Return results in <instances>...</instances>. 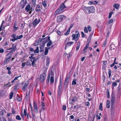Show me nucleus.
<instances>
[{
	"label": "nucleus",
	"instance_id": "1",
	"mask_svg": "<svg viewBox=\"0 0 121 121\" xmlns=\"http://www.w3.org/2000/svg\"><path fill=\"white\" fill-rule=\"evenodd\" d=\"M111 110H113L114 108V103L115 101V94L113 91H112L111 95Z\"/></svg>",
	"mask_w": 121,
	"mask_h": 121
},
{
	"label": "nucleus",
	"instance_id": "2",
	"mask_svg": "<svg viewBox=\"0 0 121 121\" xmlns=\"http://www.w3.org/2000/svg\"><path fill=\"white\" fill-rule=\"evenodd\" d=\"M11 50V51H10L9 53H8L7 55V56H8L10 55V54L16 51L17 50L16 46V45H14V44H13L12 46V47L8 49V50Z\"/></svg>",
	"mask_w": 121,
	"mask_h": 121
},
{
	"label": "nucleus",
	"instance_id": "3",
	"mask_svg": "<svg viewBox=\"0 0 121 121\" xmlns=\"http://www.w3.org/2000/svg\"><path fill=\"white\" fill-rule=\"evenodd\" d=\"M12 54L9 55L7 56V57H6L4 60V65L7 64L9 63L10 60L12 58Z\"/></svg>",
	"mask_w": 121,
	"mask_h": 121
},
{
	"label": "nucleus",
	"instance_id": "4",
	"mask_svg": "<svg viewBox=\"0 0 121 121\" xmlns=\"http://www.w3.org/2000/svg\"><path fill=\"white\" fill-rule=\"evenodd\" d=\"M65 17L63 15H60L57 17V21L60 22L65 19Z\"/></svg>",
	"mask_w": 121,
	"mask_h": 121
},
{
	"label": "nucleus",
	"instance_id": "5",
	"mask_svg": "<svg viewBox=\"0 0 121 121\" xmlns=\"http://www.w3.org/2000/svg\"><path fill=\"white\" fill-rule=\"evenodd\" d=\"M46 72H44L43 73L41 74L40 76V80L41 82H43L45 80L46 77Z\"/></svg>",
	"mask_w": 121,
	"mask_h": 121
},
{
	"label": "nucleus",
	"instance_id": "6",
	"mask_svg": "<svg viewBox=\"0 0 121 121\" xmlns=\"http://www.w3.org/2000/svg\"><path fill=\"white\" fill-rule=\"evenodd\" d=\"M62 85H59L58 89L57 95L60 96L62 94Z\"/></svg>",
	"mask_w": 121,
	"mask_h": 121
},
{
	"label": "nucleus",
	"instance_id": "7",
	"mask_svg": "<svg viewBox=\"0 0 121 121\" xmlns=\"http://www.w3.org/2000/svg\"><path fill=\"white\" fill-rule=\"evenodd\" d=\"M70 80V78L69 76L66 77L65 79L64 85L65 86L67 87L69 83V80Z\"/></svg>",
	"mask_w": 121,
	"mask_h": 121
},
{
	"label": "nucleus",
	"instance_id": "8",
	"mask_svg": "<svg viewBox=\"0 0 121 121\" xmlns=\"http://www.w3.org/2000/svg\"><path fill=\"white\" fill-rule=\"evenodd\" d=\"M40 21V18H39L38 20L37 18H36L32 22L34 27H35Z\"/></svg>",
	"mask_w": 121,
	"mask_h": 121
},
{
	"label": "nucleus",
	"instance_id": "9",
	"mask_svg": "<svg viewBox=\"0 0 121 121\" xmlns=\"http://www.w3.org/2000/svg\"><path fill=\"white\" fill-rule=\"evenodd\" d=\"M27 3V1H23L22 0L20 4V5L21 7V9H23L26 4Z\"/></svg>",
	"mask_w": 121,
	"mask_h": 121
},
{
	"label": "nucleus",
	"instance_id": "10",
	"mask_svg": "<svg viewBox=\"0 0 121 121\" xmlns=\"http://www.w3.org/2000/svg\"><path fill=\"white\" fill-rule=\"evenodd\" d=\"M66 1V0L62 4H61L60 6V9L63 11H63H64V9H65L67 7L66 6L65 4V3Z\"/></svg>",
	"mask_w": 121,
	"mask_h": 121
},
{
	"label": "nucleus",
	"instance_id": "11",
	"mask_svg": "<svg viewBox=\"0 0 121 121\" xmlns=\"http://www.w3.org/2000/svg\"><path fill=\"white\" fill-rule=\"evenodd\" d=\"M33 107L35 112L36 113H37L38 112V109L36 103L34 102Z\"/></svg>",
	"mask_w": 121,
	"mask_h": 121
},
{
	"label": "nucleus",
	"instance_id": "12",
	"mask_svg": "<svg viewBox=\"0 0 121 121\" xmlns=\"http://www.w3.org/2000/svg\"><path fill=\"white\" fill-rule=\"evenodd\" d=\"M90 42H88V43L86 45L85 47L84 48L83 50L82 53L83 54H85L86 52V50L88 48L89 46V43Z\"/></svg>",
	"mask_w": 121,
	"mask_h": 121
},
{
	"label": "nucleus",
	"instance_id": "13",
	"mask_svg": "<svg viewBox=\"0 0 121 121\" xmlns=\"http://www.w3.org/2000/svg\"><path fill=\"white\" fill-rule=\"evenodd\" d=\"M76 34H73L72 35V37H73V38H72V39L73 40H74L75 39V38H76L77 36L78 35H79V37L80 36V34L79 33V32L78 31H76L75 32Z\"/></svg>",
	"mask_w": 121,
	"mask_h": 121
},
{
	"label": "nucleus",
	"instance_id": "14",
	"mask_svg": "<svg viewBox=\"0 0 121 121\" xmlns=\"http://www.w3.org/2000/svg\"><path fill=\"white\" fill-rule=\"evenodd\" d=\"M82 9L85 13H89V7H87L86 6H83L82 7Z\"/></svg>",
	"mask_w": 121,
	"mask_h": 121
},
{
	"label": "nucleus",
	"instance_id": "15",
	"mask_svg": "<svg viewBox=\"0 0 121 121\" xmlns=\"http://www.w3.org/2000/svg\"><path fill=\"white\" fill-rule=\"evenodd\" d=\"M30 4L29 3L28 4L25 8L26 11L28 12H29L30 10Z\"/></svg>",
	"mask_w": 121,
	"mask_h": 121
},
{
	"label": "nucleus",
	"instance_id": "16",
	"mask_svg": "<svg viewBox=\"0 0 121 121\" xmlns=\"http://www.w3.org/2000/svg\"><path fill=\"white\" fill-rule=\"evenodd\" d=\"M89 13H93L95 11V8L93 6L89 7Z\"/></svg>",
	"mask_w": 121,
	"mask_h": 121
},
{
	"label": "nucleus",
	"instance_id": "17",
	"mask_svg": "<svg viewBox=\"0 0 121 121\" xmlns=\"http://www.w3.org/2000/svg\"><path fill=\"white\" fill-rule=\"evenodd\" d=\"M62 12H63V11L61 10L60 8H59L55 11L54 13V14L56 15L59 14Z\"/></svg>",
	"mask_w": 121,
	"mask_h": 121
},
{
	"label": "nucleus",
	"instance_id": "18",
	"mask_svg": "<svg viewBox=\"0 0 121 121\" xmlns=\"http://www.w3.org/2000/svg\"><path fill=\"white\" fill-rule=\"evenodd\" d=\"M45 38H46L45 39H46V41H44L43 42V44H45V43H46L47 42H48V41H49L50 40V37L49 36H48L47 37H46Z\"/></svg>",
	"mask_w": 121,
	"mask_h": 121
},
{
	"label": "nucleus",
	"instance_id": "19",
	"mask_svg": "<svg viewBox=\"0 0 121 121\" xmlns=\"http://www.w3.org/2000/svg\"><path fill=\"white\" fill-rule=\"evenodd\" d=\"M116 47L114 44H111L110 46V49L112 50H115L116 49Z\"/></svg>",
	"mask_w": 121,
	"mask_h": 121
},
{
	"label": "nucleus",
	"instance_id": "20",
	"mask_svg": "<svg viewBox=\"0 0 121 121\" xmlns=\"http://www.w3.org/2000/svg\"><path fill=\"white\" fill-rule=\"evenodd\" d=\"M27 85L28 84L27 83H25L22 88V90L24 92L26 90V88Z\"/></svg>",
	"mask_w": 121,
	"mask_h": 121
},
{
	"label": "nucleus",
	"instance_id": "21",
	"mask_svg": "<svg viewBox=\"0 0 121 121\" xmlns=\"http://www.w3.org/2000/svg\"><path fill=\"white\" fill-rule=\"evenodd\" d=\"M98 3V2L96 1H90L89 2L88 4H96Z\"/></svg>",
	"mask_w": 121,
	"mask_h": 121
},
{
	"label": "nucleus",
	"instance_id": "22",
	"mask_svg": "<svg viewBox=\"0 0 121 121\" xmlns=\"http://www.w3.org/2000/svg\"><path fill=\"white\" fill-rule=\"evenodd\" d=\"M110 101L108 100L106 102V107L108 108H109L110 107Z\"/></svg>",
	"mask_w": 121,
	"mask_h": 121
},
{
	"label": "nucleus",
	"instance_id": "23",
	"mask_svg": "<svg viewBox=\"0 0 121 121\" xmlns=\"http://www.w3.org/2000/svg\"><path fill=\"white\" fill-rule=\"evenodd\" d=\"M118 46L120 48H121V35H120L119 39V40Z\"/></svg>",
	"mask_w": 121,
	"mask_h": 121
},
{
	"label": "nucleus",
	"instance_id": "24",
	"mask_svg": "<svg viewBox=\"0 0 121 121\" xmlns=\"http://www.w3.org/2000/svg\"><path fill=\"white\" fill-rule=\"evenodd\" d=\"M49 48L48 47H46L45 48V50L44 53V54L45 55H46L47 54L48 52V48Z\"/></svg>",
	"mask_w": 121,
	"mask_h": 121
},
{
	"label": "nucleus",
	"instance_id": "25",
	"mask_svg": "<svg viewBox=\"0 0 121 121\" xmlns=\"http://www.w3.org/2000/svg\"><path fill=\"white\" fill-rule=\"evenodd\" d=\"M54 79V78L53 77L51 76V77L50 79V83L51 84L53 83Z\"/></svg>",
	"mask_w": 121,
	"mask_h": 121
},
{
	"label": "nucleus",
	"instance_id": "26",
	"mask_svg": "<svg viewBox=\"0 0 121 121\" xmlns=\"http://www.w3.org/2000/svg\"><path fill=\"white\" fill-rule=\"evenodd\" d=\"M74 43L73 42H68L66 43V45L68 46H70L71 45H72Z\"/></svg>",
	"mask_w": 121,
	"mask_h": 121
},
{
	"label": "nucleus",
	"instance_id": "27",
	"mask_svg": "<svg viewBox=\"0 0 121 121\" xmlns=\"http://www.w3.org/2000/svg\"><path fill=\"white\" fill-rule=\"evenodd\" d=\"M52 42L51 40H50L47 44V46L48 47L50 46L52 44Z\"/></svg>",
	"mask_w": 121,
	"mask_h": 121
},
{
	"label": "nucleus",
	"instance_id": "28",
	"mask_svg": "<svg viewBox=\"0 0 121 121\" xmlns=\"http://www.w3.org/2000/svg\"><path fill=\"white\" fill-rule=\"evenodd\" d=\"M80 45V41H79L77 43V47L76 48V51L78 50L79 49Z\"/></svg>",
	"mask_w": 121,
	"mask_h": 121
},
{
	"label": "nucleus",
	"instance_id": "29",
	"mask_svg": "<svg viewBox=\"0 0 121 121\" xmlns=\"http://www.w3.org/2000/svg\"><path fill=\"white\" fill-rule=\"evenodd\" d=\"M113 6L116 9H118L119 6V5L118 4H115L113 5Z\"/></svg>",
	"mask_w": 121,
	"mask_h": 121
},
{
	"label": "nucleus",
	"instance_id": "30",
	"mask_svg": "<svg viewBox=\"0 0 121 121\" xmlns=\"http://www.w3.org/2000/svg\"><path fill=\"white\" fill-rule=\"evenodd\" d=\"M6 69L8 71V74L9 75H10L11 74V71H10L11 68L9 67H7L6 68Z\"/></svg>",
	"mask_w": 121,
	"mask_h": 121
},
{
	"label": "nucleus",
	"instance_id": "31",
	"mask_svg": "<svg viewBox=\"0 0 121 121\" xmlns=\"http://www.w3.org/2000/svg\"><path fill=\"white\" fill-rule=\"evenodd\" d=\"M93 33H91L88 39H87V41H88V42H90V40L91 39V38L92 37V36L93 35Z\"/></svg>",
	"mask_w": 121,
	"mask_h": 121
},
{
	"label": "nucleus",
	"instance_id": "32",
	"mask_svg": "<svg viewBox=\"0 0 121 121\" xmlns=\"http://www.w3.org/2000/svg\"><path fill=\"white\" fill-rule=\"evenodd\" d=\"M77 84L76 82V79H73L72 82V85H76Z\"/></svg>",
	"mask_w": 121,
	"mask_h": 121
},
{
	"label": "nucleus",
	"instance_id": "33",
	"mask_svg": "<svg viewBox=\"0 0 121 121\" xmlns=\"http://www.w3.org/2000/svg\"><path fill=\"white\" fill-rule=\"evenodd\" d=\"M46 2L45 1H44L43 2H42V4L44 8H46L47 6V4Z\"/></svg>",
	"mask_w": 121,
	"mask_h": 121
},
{
	"label": "nucleus",
	"instance_id": "34",
	"mask_svg": "<svg viewBox=\"0 0 121 121\" xmlns=\"http://www.w3.org/2000/svg\"><path fill=\"white\" fill-rule=\"evenodd\" d=\"M99 110H101L102 111H103L102 104V103H100V105L99 107Z\"/></svg>",
	"mask_w": 121,
	"mask_h": 121
},
{
	"label": "nucleus",
	"instance_id": "35",
	"mask_svg": "<svg viewBox=\"0 0 121 121\" xmlns=\"http://www.w3.org/2000/svg\"><path fill=\"white\" fill-rule=\"evenodd\" d=\"M36 50H34V52L35 53H38L39 52V48L38 46L36 47Z\"/></svg>",
	"mask_w": 121,
	"mask_h": 121
},
{
	"label": "nucleus",
	"instance_id": "36",
	"mask_svg": "<svg viewBox=\"0 0 121 121\" xmlns=\"http://www.w3.org/2000/svg\"><path fill=\"white\" fill-rule=\"evenodd\" d=\"M44 48V46L42 45L41 47H40V52H42L44 50L43 49Z\"/></svg>",
	"mask_w": 121,
	"mask_h": 121
},
{
	"label": "nucleus",
	"instance_id": "37",
	"mask_svg": "<svg viewBox=\"0 0 121 121\" xmlns=\"http://www.w3.org/2000/svg\"><path fill=\"white\" fill-rule=\"evenodd\" d=\"M106 92L107 97L108 98H110L109 93V90L108 89L107 90Z\"/></svg>",
	"mask_w": 121,
	"mask_h": 121
},
{
	"label": "nucleus",
	"instance_id": "38",
	"mask_svg": "<svg viewBox=\"0 0 121 121\" xmlns=\"http://www.w3.org/2000/svg\"><path fill=\"white\" fill-rule=\"evenodd\" d=\"M116 58H115L114 60L113 63L112 64L110 65V66L111 67H112L113 66H114V65L115 64H117V63H115V61H116Z\"/></svg>",
	"mask_w": 121,
	"mask_h": 121
},
{
	"label": "nucleus",
	"instance_id": "39",
	"mask_svg": "<svg viewBox=\"0 0 121 121\" xmlns=\"http://www.w3.org/2000/svg\"><path fill=\"white\" fill-rule=\"evenodd\" d=\"M77 98V97L76 96L73 97L71 99L72 102L71 103H72V102H73L74 101H75L76 100Z\"/></svg>",
	"mask_w": 121,
	"mask_h": 121
},
{
	"label": "nucleus",
	"instance_id": "40",
	"mask_svg": "<svg viewBox=\"0 0 121 121\" xmlns=\"http://www.w3.org/2000/svg\"><path fill=\"white\" fill-rule=\"evenodd\" d=\"M63 80L62 79L61 77H60V78L59 85H62Z\"/></svg>",
	"mask_w": 121,
	"mask_h": 121
},
{
	"label": "nucleus",
	"instance_id": "41",
	"mask_svg": "<svg viewBox=\"0 0 121 121\" xmlns=\"http://www.w3.org/2000/svg\"><path fill=\"white\" fill-rule=\"evenodd\" d=\"M16 118L17 120H21V118L20 116L18 115H17L16 116Z\"/></svg>",
	"mask_w": 121,
	"mask_h": 121
},
{
	"label": "nucleus",
	"instance_id": "42",
	"mask_svg": "<svg viewBox=\"0 0 121 121\" xmlns=\"http://www.w3.org/2000/svg\"><path fill=\"white\" fill-rule=\"evenodd\" d=\"M70 30H69V29H68L67 30L66 32L65 33V35H68L69 33Z\"/></svg>",
	"mask_w": 121,
	"mask_h": 121
},
{
	"label": "nucleus",
	"instance_id": "43",
	"mask_svg": "<svg viewBox=\"0 0 121 121\" xmlns=\"http://www.w3.org/2000/svg\"><path fill=\"white\" fill-rule=\"evenodd\" d=\"M13 95V92H12L10 94L9 99H12Z\"/></svg>",
	"mask_w": 121,
	"mask_h": 121
},
{
	"label": "nucleus",
	"instance_id": "44",
	"mask_svg": "<svg viewBox=\"0 0 121 121\" xmlns=\"http://www.w3.org/2000/svg\"><path fill=\"white\" fill-rule=\"evenodd\" d=\"M111 70L110 69H109V71L108 72V73L109 75L108 77L109 78H110V76L111 75Z\"/></svg>",
	"mask_w": 121,
	"mask_h": 121
},
{
	"label": "nucleus",
	"instance_id": "45",
	"mask_svg": "<svg viewBox=\"0 0 121 121\" xmlns=\"http://www.w3.org/2000/svg\"><path fill=\"white\" fill-rule=\"evenodd\" d=\"M17 100L18 101H20L22 99V98L19 96H17Z\"/></svg>",
	"mask_w": 121,
	"mask_h": 121
},
{
	"label": "nucleus",
	"instance_id": "46",
	"mask_svg": "<svg viewBox=\"0 0 121 121\" xmlns=\"http://www.w3.org/2000/svg\"><path fill=\"white\" fill-rule=\"evenodd\" d=\"M113 12H110L109 13V16H108V18L110 19L111 18L112 16V15L113 14Z\"/></svg>",
	"mask_w": 121,
	"mask_h": 121
},
{
	"label": "nucleus",
	"instance_id": "47",
	"mask_svg": "<svg viewBox=\"0 0 121 121\" xmlns=\"http://www.w3.org/2000/svg\"><path fill=\"white\" fill-rule=\"evenodd\" d=\"M87 28L88 30L90 32L91 31V28L90 26L89 25L88 26Z\"/></svg>",
	"mask_w": 121,
	"mask_h": 121
},
{
	"label": "nucleus",
	"instance_id": "48",
	"mask_svg": "<svg viewBox=\"0 0 121 121\" xmlns=\"http://www.w3.org/2000/svg\"><path fill=\"white\" fill-rule=\"evenodd\" d=\"M117 84L116 83V82H114L112 84V86L114 87L117 86Z\"/></svg>",
	"mask_w": 121,
	"mask_h": 121
},
{
	"label": "nucleus",
	"instance_id": "49",
	"mask_svg": "<svg viewBox=\"0 0 121 121\" xmlns=\"http://www.w3.org/2000/svg\"><path fill=\"white\" fill-rule=\"evenodd\" d=\"M23 37V35H21L18 36V37H17L16 39L17 40V39H21V38H22Z\"/></svg>",
	"mask_w": 121,
	"mask_h": 121
},
{
	"label": "nucleus",
	"instance_id": "50",
	"mask_svg": "<svg viewBox=\"0 0 121 121\" xmlns=\"http://www.w3.org/2000/svg\"><path fill=\"white\" fill-rule=\"evenodd\" d=\"M5 31H2L1 33V34L3 36H5L6 35V33L4 32Z\"/></svg>",
	"mask_w": 121,
	"mask_h": 121
},
{
	"label": "nucleus",
	"instance_id": "51",
	"mask_svg": "<svg viewBox=\"0 0 121 121\" xmlns=\"http://www.w3.org/2000/svg\"><path fill=\"white\" fill-rule=\"evenodd\" d=\"M27 109H25L24 110V116H26L27 115V112H26Z\"/></svg>",
	"mask_w": 121,
	"mask_h": 121
},
{
	"label": "nucleus",
	"instance_id": "52",
	"mask_svg": "<svg viewBox=\"0 0 121 121\" xmlns=\"http://www.w3.org/2000/svg\"><path fill=\"white\" fill-rule=\"evenodd\" d=\"M5 86H6L8 87H10L11 86V85L10 84V82H9L7 84H6Z\"/></svg>",
	"mask_w": 121,
	"mask_h": 121
},
{
	"label": "nucleus",
	"instance_id": "53",
	"mask_svg": "<svg viewBox=\"0 0 121 121\" xmlns=\"http://www.w3.org/2000/svg\"><path fill=\"white\" fill-rule=\"evenodd\" d=\"M26 64L27 65H30V66H31V64H30V62L28 60Z\"/></svg>",
	"mask_w": 121,
	"mask_h": 121
},
{
	"label": "nucleus",
	"instance_id": "54",
	"mask_svg": "<svg viewBox=\"0 0 121 121\" xmlns=\"http://www.w3.org/2000/svg\"><path fill=\"white\" fill-rule=\"evenodd\" d=\"M84 31L85 33H87L88 31L87 30V28L86 27H85L84 28Z\"/></svg>",
	"mask_w": 121,
	"mask_h": 121
},
{
	"label": "nucleus",
	"instance_id": "55",
	"mask_svg": "<svg viewBox=\"0 0 121 121\" xmlns=\"http://www.w3.org/2000/svg\"><path fill=\"white\" fill-rule=\"evenodd\" d=\"M11 36L14 39H16V35L15 34H13Z\"/></svg>",
	"mask_w": 121,
	"mask_h": 121
},
{
	"label": "nucleus",
	"instance_id": "56",
	"mask_svg": "<svg viewBox=\"0 0 121 121\" xmlns=\"http://www.w3.org/2000/svg\"><path fill=\"white\" fill-rule=\"evenodd\" d=\"M66 106L65 105H63V108L62 109L64 110L65 111L66 110Z\"/></svg>",
	"mask_w": 121,
	"mask_h": 121
},
{
	"label": "nucleus",
	"instance_id": "57",
	"mask_svg": "<svg viewBox=\"0 0 121 121\" xmlns=\"http://www.w3.org/2000/svg\"><path fill=\"white\" fill-rule=\"evenodd\" d=\"M113 21V19H111L108 21V23L109 24H111Z\"/></svg>",
	"mask_w": 121,
	"mask_h": 121
},
{
	"label": "nucleus",
	"instance_id": "58",
	"mask_svg": "<svg viewBox=\"0 0 121 121\" xmlns=\"http://www.w3.org/2000/svg\"><path fill=\"white\" fill-rule=\"evenodd\" d=\"M4 52V50L1 48H0V53H3Z\"/></svg>",
	"mask_w": 121,
	"mask_h": 121
},
{
	"label": "nucleus",
	"instance_id": "59",
	"mask_svg": "<svg viewBox=\"0 0 121 121\" xmlns=\"http://www.w3.org/2000/svg\"><path fill=\"white\" fill-rule=\"evenodd\" d=\"M81 35L82 36V38H84L85 36V35L84 33L82 31L81 32Z\"/></svg>",
	"mask_w": 121,
	"mask_h": 121
},
{
	"label": "nucleus",
	"instance_id": "60",
	"mask_svg": "<svg viewBox=\"0 0 121 121\" xmlns=\"http://www.w3.org/2000/svg\"><path fill=\"white\" fill-rule=\"evenodd\" d=\"M50 80V78H47V79L46 80V83L47 84H48L49 81Z\"/></svg>",
	"mask_w": 121,
	"mask_h": 121
},
{
	"label": "nucleus",
	"instance_id": "61",
	"mask_svg": "<svg viewBox=\"0 0 121 121\" xmlns=\"http://www.w3.org/2000/svg\"><path fill=\"white\" fill-rule=\"evenodd\" d=\"M71 52L69 53V54H68V56H67V57L68 58H69L70 57H71L72 55L71 54Z\"/></svg>",
	"mask_w": 121,
	"mask_h": 121
},
{
	"label": "nucleus",
	"instance_id": "62",
	"mask_svg": "<svg viewBox=\"0 0 121 121\" xmlns=\"http://www.w3.org/2000/svg\"><path fill=\"white\" fill-rule=\"evenodd\" d=\"M106 43H107V42H106V40L104 42V44L103 45V46L104 47H105L106 45Z\"/></svg>",
	"mask_w": 121,
	"mask_h": 121
},
{
	"label": "nucleus",
	"instance_id": "63",
	"mask_svg": "<svg viewBox=\"0 0 121 121\" xmlns=\"http://www.w3.org/2000/svg\"><path fill=\"white\" fill-rule=\"evenodd\" d=\"M29 50H30V51H33L34 52V49L32 48V47H30L29 48Z\"/></svg>",
	"mask_w": 121,
	"mask_h": 121
},
{
	"label": "nucleus",
	"instance_id": "64",
	"mask_svg": "<svg viewBox=\"0 0 121 121\" xmlns=\"http://www.w3.org/2000/svg\"><path fill=\"white\" fill-rule=\"evenodd\" d=\"M13 28L14 29V31H16L18 29V27H16V26L13 27Z\"/></svg>",
	"mask_w": 121,
	"mask_h": 121
}]
</instances>
